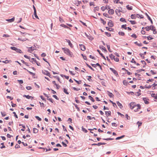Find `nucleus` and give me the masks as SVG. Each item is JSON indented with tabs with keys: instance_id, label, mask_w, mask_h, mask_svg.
<instances>
[{
	"instance_id": "10",
	"label": "nucleus",
	"mask_w": 157,
	"mask_h": 157,
	"mask_svg": "<svg viewBox=\"0 0 157 157\" xmlns=\"http://www.w3.org/2000/svg\"><path fill=\"white\" fill-rule=\"evenodd\" d=\"M85 34L87 37L90 40H92L93 39V37L91 36H90V35H87L86 33H85Z\"/></svg>"
},
{
	"instance_id": "33",
	"label": "nucleus",
	"mask_w": 157,
	"mask_h": 157,
	"mask_svg": "<svg viewBox=\"0 0 157 157\" xmlns=\"http://www.w3.org/2000/svg\"><path fill=\"white\" fill-rule=\"evenodd\" d=\"M118 34H119V35L122 36H124L125 34L124 33L122 32H119L118 33Z\"/></svg>"
},
{
	"instance_id": "29",
	"label": "nucleus",
	"mask_w": 157,
	"mask_h": 157,
	"mask_svg": "<svg viewBox=\"0 0 157 157\" xmlns=\"http://www.w3.org/2000/svg\"><path fill=\"white\" fill-rule=\"evenodd\" d=\"M134 43L139 46H143L142 44H141V43H138L137 42V41L134 42Z\"/></svg>"
},
{
	"instance_id": "63",
	"label": "nucleus",
	"mask_w": 157,
	"mask_h": 157,
	"mask_svg": "<svg viewBox=\"0 0 157 157\" xmlns=\"http://www.w3.org/2000/svg\"><path fill=\"white\" fill-rule=\"evenodd\" d=\"M15 147L16 148H20V145H18L17 144L16 145Z\"/></svg>"
},
{
	"instance_id": "43",
	"label": "nucleus",
	"mask_w": 157,
	"mask_h": 157,
	"mask_svg": "<svg viewBox=\"0 0 157 157\" xmlns=\"http://www.w3.org/2000/svg\"><path fill=\"white\" fill-rule=\"evenodd\" d=\"M75 105V108H76V109H77V110L78 111H80V109H79V108L78 107V105H77L76 104H73Z\"/></svg>"
},
{
	"instance_id": "19",
	"label": "nucleus",
	"mask_w": 157,
	"mask_h": 157,
	"mask_svg": "<svg viewBox=\"0 0 157 157\" xmlns=\"http://www.w3.org/2000/svg\"><path fill=\"white\" fill-rule=\"evenodd\" d=\"M29 49L28 50V52L31 53L34 50V47H31L29 48Z\"/></svg>"
},
{
	"instance_id": "31",
	"label": "nucleus",
	"mask_w": 157,
	"mask_h": 157,
	"mask_svg": "<svg viewBox=\"0 0 157 157\" xmlns=\"http://www.w3.org/2000/svg\"><path fill=\"white\" fill-rule=\"evenodd\" d=\"M151 25L150 26H147L145 28L147 31H149L151 29Z\"/></svg>"
},
{
	"instance_id": "21",
	"label": "nucleus",
	"mask_w": 157,
	"mask_h": 157,
	"mask_svg": "<svg viewBox=\"0 0 157 157\" xmlns=\"http://www.w3.org/2000/svg\"><path fill=\"white\" fill-rule=\"evenodd\" d=\"M123 84L125 86H127L128 84V82L125 80H124L123 81Z\"/></svg>"
},
{
	"instance_id": "32",
	"label": "nucleus",
	"mask_w": 157,
	"mask_h": 157,
	"mask_svg": "<svg viewBox=\"0 0 157 157\" xmlns=\"http://www.w3.org/2000/svg\"><path fill=\"white\" fill-rule=\"evenodd\" d=\"M126 8L128 10H131L132 9V7L130 6L129 7V5H128L126 6Z\"/></svg>"
},
{
	"instance_id": "27",
	"label": "nucleus",
	"mask_w": 157,
	"mask_h": 157,
	"mask_svg": "<svg viewBox=\"0 0 157 157\" xmlns=\"http://www.w3.org/2000/svg\"><path fill=\"white\" fill-rule=\"evenodd\" d=\"M2 62L4 63H5L6 64L8 63H9L11 62V61L10 60H6L5 61H2Z\"/></svg>"
},
{
	"instance_id": "64",
	"label": "nucleus",
	"mask_w": 157,
	"mask_h": 157,
	"mask_svg": "<svg viewBox=\"0 0 157 157\" xmlns=\"http://www.w3.org/2000/svg\"><path fill=\"white\" fill-rule=\"evenodd\" d=\"M114 60L116 62H118L119 61V59L117 58H114Z\"/></svg>"
},
{
	"instance_id": "20",
	"label": "nucleus",
	"mask_w": 157,
	"mask_h": 157,
	"mask_svg": "<svg viewBox=\"0 0 157 157\" xmlns=\"http://www.w3.org/2000/svg\"><path fill=\"white\" fill-rule=\"evenodd\" d=\"M100 49H101V50H104V52H107L105 48L103 46H102L101 47H100Z\"/></svg>"
},
{
	"instance_id": "25",
	"label": "nucleus",
	"mask_w": 157,
	"mask_h": 157,
	"mask_svg": "<svg viewBox=\"0 0 157 157\" xmlns=\"http://www.w3.org/2000/svg\"><path fill=\"white\" fill-rule=\"evenodd\" d=\"M29 61L33 63V61H34L35 62H36V59L34 58H32L30 59H29Z\"/></svg>"
},
{
	"instance_id": "11",
	"label": "nucleus",
	"mask_w": 157,
	"mask_h": 157,
	"mask_svg": "<svg viewBox=\"0 0 157 157\" xmlns=\"http://www.w3.org/2000/svg\"><path fill=\"white\" fill-rule=\"evenodd\" d=\"M66 40L67 42L68 43V44L70 46V47L71 48H73V44L71 43L70 41L69 40L67 39H66Z\"/></svg>"
},
{
	"instance_id": "30",
	"label": "nucleus",
	"mask_w": 157,
	"mask_h": 157,
	"mask_svg": "<svg viewBox=\"0 0 157 157\" xmlns=\"http://www.w3.org/2000/svg\"><path fill=\"white\" fill-rule=\"evenodd\" d=\"M120 10H115V12L118 16H120L121 15V14L120 13Z\"/></svg>"
},
{
	"instance_id": "34",
	"label": "nucleus",
	"mask_w": 157,
	"mask_h": 157,
	"mask_svg": "<svg viewBox=\"0 0 157 157\" xmlns=\"http://www.w3.org/2000/svg\"><path fill=\"white\" fill-rule=\"evenodd\" d=\"M109 57L111 59H113L115 58V56L113 55L112 54H111L109 55Z\"/></svg>"
},
{
	"instance_id": "40",
	"label": "nucleus",
	"mask_w": 157,
	"mask_h": 157,
	"mask_svg": "<svg viewBox=\"0 0 157 157\" xmlns=\"http://www.w3.org/2000/svg\"><path fill=\"white\" fill-rule=\"evenodd\" d=\"M34 15L35 17L37 19H39V18L38 17V16H37L36 11H35L34 12Z\"/></svg>"
},
{
	"instance_id": "52",
	"label": "nucleus",
	"mask_w": 157,
	"mask_h": 157,
	"mask_svg": "<svg viewBox=\"0 0 157 157\" xmlns=\"http://www.w3.org/2000/svg\"><path fill=\"white\" fill-rule=\"evenodd\" d=\"M16 52H19L20 53H22L21 50L19 48L17 49Z\"/></svg>"
},
{
	"instance_id": "7",
	"label": "nucleus",
	"mask_w": 157,
	"mask_h": 157,
	"mask_svg": "<svg viewBox=\"0 0 157 157\" xmlns=\"http://www.w3.org/2000/svg\"><path fill=\"white\" fill-rule=\"evenodd\" d=\"M151 29L153 31V33L154 34H155L157 33V32L156 31V29H155V27L154 26L151 25Z\"/></svg>"
},
{
	"instance_id": "57",
	"label": "nucleus",
	"mask_w": 157,
	"mask_h": 157,
	"mask_svg": "<svg viewBox=\"0 0 157 157\" xmlns=\"http://www.w3.org/2000/svg\"><path fill=\"white\" fill-rule=\"evenodd\" d=\"M154 80L153 79H149L148 80H147L146 82L147 83H148L149 82H152Z\"/></svg>"
},
{
	"instance_id": "36",
	"label": "nucleus",
	"mask_w": 157,
	"mask_h": 157,
	"mask_svg": "<svg viewBox=\"0 0 157 157\" xmlns=\"http://www.w3.org/2000/svg\"><path fill=\"white\" fill-rule=\"evenodd\" d=\"M105 35L108 37H110L111 36V34L110 33L108 32H105Z\"/></svg>"
},
{
	"instance_id": "22",
	"label": "nucleus",
	"mask_w": 157,
	"mask_h": 157,
	"mask_svg": "<svg viewBox=\"0 0 157 157\" xmlns=\"http://www.w3.org/2000/svg\"><path fill=\"white\" fill-rule=\"evenodd\" d=\"M117 104L121 109L123 107V106L122 104L120 103L119 101H117Z\"/></svg>"
},
{
	"instance_id": "44",
	"label": "nucleus",
	"mask_w": 157,
	"mask_h": 157,
	"mask_svg": "<svg viewBox=\"0 0 157 157\" xmlns=\"http://www.w3.org/2000/svg\"><path fill=\"white\" fill-rule=\"evenodd\" d=\"M102 81L101 82L103 86H105V80H103V79H102Z\"/></svg>"
},
{
	"instance_id": "61",
	"label": "nucleus",
	"mask_w": 157,
	"mask_h": 157,
	"mask_svg": "<svg viewBox=\"0 0 157 157\" xmlns=\"http://www.w3.org/2000/svg\"><path fill=\"white\" fill-rule=\"evenodd\" d=\"M59 20L60 22L61 23H62L63 21V18L60 17H59Z\"/></svg>"
},
{
	"instance_id": "14",
	"label": "nucleus",
	"mask_w": 157,
	"mask_h": 157,
	"mask_svg": "<svg viewBox=\"0 0 157 157\" xmlns=\"http://www.w3.org/2000/svg\"><path fill=\"white\" fill-rule=\"evenodd\" d=\"M108 13L109 14L112 15L114 13V10L112 9H110L109 10Z\"/></svg>"
},
{
	"instance_id": "45",
	"label": "nucleus",
	"mask_w": 157,
	"mask_h": 157,
	"mask_svg": "<svg viewBox=\"0 0 157 157\" xmlns=\"http://www.w3.org/2000/svg\"><path fill=\"white\" fill-rule=\"evenodd\" d=\"M129 21L132 25L135 24L136 23V22L135 21Z\"/></svg>"
},
{
	"instance_id": "55",
	"label": "nucleus",
	"mask_w": 157,
	"mask_h": 157,
	"mask_svg": "<svg viewBox=\"0 0 157 157\" xmlns=\"http://www.w3.org/2000/svg\"><path fill=\"white\" fill-rule=\"evenodd\" d=\"M131 36L132 37L134 38H136L137 37L136 35L135 34H132Z\"/></svg>"
},
{
	"instance_id": "47",
	"label": "nucleus",
	"mask_w": 157,
	"mask_h": 157,
	"mask_svg": "<svg viewBox=\"0 0 157 157\" xmlns=\"http://www.w3.org/2000/svg\"><path fill=\"white\" fill-rule=\"evenodd\" d=\"M87 118H88V119L89 120H91L92 119H94V120H95V117H91L90 116H87Z\"/></svg>"
},
{
	"instance_id": "46",
	"label": "nucleus",
	"mask_w": 157,
	"mask_h": 157,
	"mask_svg": "<svg viewBox=\"0 0 157 157\" xmlns=\"http://www.w3.org/2000/svg\"><path fill=\"white\" fill-rule=\"evenodd\" d=\"M106 144L105 143H101V142L99 143H98V146H100L101 145H105Z\"/></svg>"
},
{
	"instance_id": "24",
	"label": "nucleus",
	"mask_w": 157,
	"mask_h": 157,
	"mask_svg": "<svg viewBox=\"0 0 157 157\" xmlns=\"http://www.w3.org/2000/svg\"><path fill=\"white\" fill-rule=\"evenodd\" d=\"M105 114L107 117H108L109 116H110L111 114V111H106L105 112Z\"/></svg>"
},
{
	"instance_id": "28",
	"label": "nucleus",
	"mask_w": 157,
	"mask_h": 157,
	"mask_svg": "<svg viewBox=\"0 0 157 157\" xmlns=\"http://www.w3.org/2000/svg\"><path fill=\"white\" fill-rule=\"evenodd\" d=\"M89 98L93 102H94L95 100L90 95L88 96Z\"/></svg>"
},
{
	"instance_id": "2",
	"label": "nucleus",
	"mask_w": 157,
	"mask_h": 157,
	"mask_svg": "<svg viewBox=\"0 0 157 157\" xmlns=\"http://www.w3.org/2000/svg\"><path fill=\"white\" fill-rule=\"evenodd\" d=\"M140 17V18H143L144 17L143 16L141 15L140 16V15L138 14H132L131 16V18L132 19H135L136 17L139 18Z\"/></svg>"
},
{
	"instance_id": "16",
	"label": "nucleus",
	"mask_w": 157,
	"mask_h": 157,
	"mask_svg": "<svg viewBox=\"0 0 157 157\" xmlns=\"http://www.w3.org/2000/svg\"><path fill=\"white\" fill-rule=\"evenodd\" d=\"M97 51L98 52V53H99V54L103 58V59L105 60L106 59H105V57L103 55V54L99 50H97Z\"/></svg>"
},
{
	"instance_id": "53",
	"label": "nucleus",
	"mask_w": 157,
	"mask_h": 157,
	"mask_svg": "<svg viewBox=\"0 0 157 157\" xmlns=\"http://www.w3.org/2000/svg\"><path fill=\"white\" fill-rule=\"evenodd\" d=\"M35 118L37 119L39 121H41V118H40V117H39L38 116H35Z\"/></svg>"
},
{
	"instance_id": "4",
	"label": "nucleus",
	"mask_w": 157,
	"mask_h": 157,
	"mask_svg": "<svg viewBox=\"0 0 157 157\" xmlns=\"http://www.w3.org/2000/svg\"><path fill=\"white\" fill-rule=\"evenodd\" d=\"M42 72L44 74L48 75L49 77H50V76L51 75L50 73L48 71L45 70H43L42 71Z\"/></svg>"
},
{
	"instance_id": "42",
	"label": "nucleus",
	"mask_w": 157,
	"mask_h": 157,
	"mask_svg": "<svg viewBox=\"0 0 157 157\" xmlns=\"http://www.w3.org/2000/svg\"><path fill=\"white\" fill-rule=\"evenodd\" d=\"M126 24L122 25L121 26V28H123V29H127V27H126Z\"/></svg>"
},
{
	"instance_id": "13",
	"label": "nucleus",
	"mask_w": 157,
	"mask_h": 157,
	"mask_svg": "<svg viewBox=\"0 0 157 157\" xmlns=\"http://www.w3.org/2000/svg\"><path fill=\"white\" fill-rule=\"evenodd\" d=\"M18 40L21 41H25L26 40H28V39L26 38H22V37H19Z\"/></svg>"
},
{
	"instance_id": "26",
	"label": "nucleus",
	"mask_w": 157,
	"mask_h": 157,
	"mask_svg": "<svg viewBox=\"0 0 157 157\" xmlns=\"http://www.w3.org/2000/svg\"><path fill=\"white\" fill-rule=\"evenodd\" d=\"M124 137H125V135H123L121 136L117 137V138H116V140H118L122 139Z\"/></svg>"
},
{
	"instance_id": "38",
	"label": "nucleus",
	"mask_w": 157,
	"mask_h": 157,
	"mask_svg": "<svg viewBox=\"0 0 157 157\" xmlns=\"http://www.w3.org/2000/svg\"><path fill=\"white\" fill-rule=\"evenodd\" d=\"M106 46H107V48H108V50H109V51L110 52H112V51H111V50H110V45H108V44H106Z\"/></svg>"
},
{
	"instance_id": "39",
	"label": "nucleus",
	"mask_w": 157,
	"mask_h": 157,
	"mask_svg": "<svg viewBox=\"0 0 157 157\" xmlns=\"http://www.w3.org/2000/svg\"><path fill=\"white\" fill-rule=\"evenodd\" d=\"M78 84H80L82 83V81L81 80H79V81H77L75 79H74Z\"/></svg>"
},
{
	"instance_id": "60",
	"label": "nucleus",
	"mask_w": 157,
	"mask_h": 157,
	"mask_svg": "<svg viewBox=\"0 0 157 157\" xmlns=\"http://www.w3.org/2000/svg\"><path fill=\"white\" fill-rule=\"evenodd\" d=\"M73 89L75 90H76V91H78V90H80V89H79L78 88H76V87H73Z\"/></svg>"
},
{
	"instance_id": "58",
	"label": "nucleus",
	"mask_w": 157,
	"mask_h": 157,
	"mask_svg": "<svg viewBox=\"0 0 157 157\" xmlns=\"http://www.w3.org/2000/svg\"><path fill=\"white\" fill-rule=\"evenodd\" d=\"M2 36L3 37H9L10 36L7 34H5L3 35Z\"/></svg>"
},
{
	"instance_id": "48",
	"label": "nucleus",
	"mask_w": 157,
	"mask_h": 157,
	"mask_svg": "<svg viewBox=\"0 0 157 157\" xmlns=\"http://www.w3.org/2000/svg\"><path fill=\"white\" fill-rule=\"evenodd\" d=\"M101 21V22L103 23V24L104 25L105 24L106 22L105 21L102 19L101 18H100Z\"/></svg>"
},
{
	"instance_id": "12",
	"label": "nucleus",
	"mask_w": 157,
	"mask_h": 157,
	"mask_svg": "<svg viewBox=\"0 0 157 157\" xmlns=\"http://www.w3.org/2000/svg\"><path fill=\"white\" fill-rule=\"evenodd\" d=\"M14 17H13L12 18L10 19H6V21L9 22H12L14 21Z\"/></svg>"
},
{
	"instance_id": "6",
	"label": "nucleus",
	"mask_w": 157,
	"mask_h": 157,
	"mask_svg": "<svg viewBox=\"0 0 157 157\" xmlns=\"http://www.w3.org/2000/svg\"><path fill=\"white\" fill-rule=\"evenodd\" d=\"M110 69L113 72L114 74L116 76L118 75V73L116 70L112 68H110Z\"/></svg>"
},
{
	"instance_id": "17",
	"label": "nucleus",
	"mask_w": 157,
	"mask_h": 157,
	"mask_svg": "<svg viewBox=\"0 0 157 157\" xmlns=\"http://www.w3.org/2000/svg\"><path fill=\"white\" fill-rule=\"evenodd\" d=\"M107 92L108 93V95L109 96V97L110 98H113L114 96V95L113 94L109 92V91H107Z\"/></svg>"
},
{
	"instance_id": "54",
	"label": "nucleus",
	"mask_w": 157,
	"mask_h": 157,
	"mask_svg": "<svg viewBox=\"0 0 157 157\" xmlns=\"http://www.w3.org/2000/svg\"><path fill=\"white\" fill-rule=\"evenodd\" d=\"M120 21L122 22H126V21L125 20V19L124 18H122L120 19Z\"/></svg>"
},
{
	"instance_id": "18",
	"label": "nucleus",
	"mask_w": 157,
	"mask_h": 157,
	"mask_svg": "<svg viewBox=\"0 0 157 157\" xmlns=\"http://www.w3.org/2000/svg\"><path fill=\"white\" fill-rule=\"evenodd\" d=\"M146 16L147 17V18L150 21L151 24H153V21L152 19H151V17L149 16L147 13H146Z\"/></svg>"
},
{
	"instance_id": "8",
	"label": "nucleus",
	"mask_w": 157,
	"mask_h": 157,
	"mask_svg": "<svg viewBox=\"0 0 157 157\" xmlns=\"http://www.w3.org/2000/svg\"><path fill=\"white\" fill-rule=\"evenodd\" d=\"M108 25L109 27H112L113 26V21L111 20H110L109 21Z\"/></svg>"
},
{
	"instance_id": "41",
	"label": "nucleus",
	"mask_w": 157,
	"mask_h": 157,
	"mask_svg": "<svg viewBox=\"0 0 157 157\" xmlns=\"http://www.w3.org/2000/svg\"><path fill=\"white\" fill-rule=\"evenodd\" d=\"M12 50H14L15 51H17V48L14 47H12L10 48Z\"/></svg>"
},
{
	"instance_id": "56",
	"label": "nucleus",
	"mask_w": 157,
	"mask_h": 157,
	"mask_svg": "<svg viewBox=\"0 0 157 157\" xmlns=\"http://www.w3.org/2000/svg\"><path fill=\"white\" fill-rule=\"evenodd\" d=\"M17 81L20 84H22L23 83V81L22 80H17Z\"/></svg>"
},
{
	"instance_id": "50",
	"label": "nucleus",
	"mask_w": 157,
	"mask_h": 157,
	"mask_svg": "<svg viewBox=\"0 0 157 157\" xmlns=\"http://www.w3.org/2000/svg\"><path fill=\"white\" fill-rule=\"evenodd\" d=\"M1 114L2 115V117H4L6 116V113L5 112H1Z\"/></svg>"
},
{
	"instance_id": "23",
	"label": "nucleus",
	"mask_w": 157,
	"mask_h": 157,
	"mask_svg": "<svg viewBox=\"0 0 157 157\" xmlns=\"http://www.w3.org/2000/svg\"><path fill=\"white\" fill-rule=\"evenodd\" d=\"M38 132V130L36 128H33V132L34 133H36Z\"/></svg>"
},
{
	"instance_id": "9",
	"label": "nucleus",
	"mask_w": 157,
	"mask_h": 157,
	"mask_svg": "<svg viewBox=\"0 0 157 157\" xmlns=\"http://www.w3.org/2000/svg\"><path fill=\"white\" fill-rule=\"evenodd\" d=\"M80 48L82 51H84L86 49L85 46L83 44H79Z\"/></svg>"
},
{
	"instance_id": "5",
	"label": "nucleus",
	"mask_w": 157,
	"mask_h": 157,
	"mask_svg": "<svg viewBox=\"0 0 157 157\" xmlns=\"http://www.w3.org/2000/svg\"><path fill=\"white\" fill-rule=\"evenodd\" d=\"M136 106H138L139 108H138V107H134V109H134V111L135 112L137 111L139 109H140V105L139 104H137Z\"/></svg>"
},
{
	"instance_id": "1",
	"label": "nucleus",
	"mask_w": 157,
	"mask_h": 157,
	"mask_svg": "<svg viewBox=\"0 0 157 157\" xmlns=\"http://www.w3.org/2000/svg\"><path fill=\"white\" fill-rule=\"evenodd\" d=\"M62 49L64 51V53L66 54L71 57H73L72 53L68 48H62Z\"/></svg>"
},
{
	"instance_id": "15",
	"label": "nucleus",
	"mask_w": 157,
	"mask_h": 157,
	"mask_svg": "<svg viewBox=\"0 0 157 157\" xmlns=\"http://www.w3.org/2000/svg\"><path fill=\"white\" fill-rule=\"evenodd\" d=\"M143 100L145 104H148L149 103V102L148 101L147 99L146 98H143Z\"/></svg>"
},
{
	"instance_id": "51",
	"label": "nucleus",
	"mask_w": 157,
	"mask_h": 157,
	"mask_svg": "<svg viewBox=\"0 0 157 157\" xmlns=\"http://www.w3.org/2000/svg\"><path fill=\"white\" fill-rule=\"evenodd\" d=\"M1 144L2 145V146L1 147H0V148H1V149H2V148H5L6 147L5 146H4V143H2Z\"/></svg>"
},
{
	"instance_id": "3",
	"label": "nucleus",
	"mask_w": 157,
	"mask_h": 157,
	"mask_svg": "<svg viewBox=\"0 0 157 157\" xmlns=\"http://www.w3.org/2000/svg\"><path fill=\"white\" fill-rule=\"evenodd\" d=\"M136 105H137V104H136V103H135L134 102H131L129 104V107H130V108L131 109H133L134 107H138V108H139L138 106H136Z\"/></svg>"
},
{
	"instance_id": "49",
	"label": "nucleus",
	"mask_w": 157,
	"mask_h": 157,
	"mask_svg": "<svg viewBox=\"0 0 157 157\" xmlns=\"http://www.w3.org/2000/svg\"><path fill=\"white\" fill-rule=\"evenodd\" d=\"M103 15L105 17H108V18H109L110 17H109V15L108 14H107V13H104L103 14Z\"/></svg>"
},
{
	"instance_id": "59",
	"label": "nucleus",
	"mask_w": 157,
	"mask_h": 157,
	"mask_svg": "<svg viewBox=\"0 0 157 157\" xmlns=\"http://www.w3.org/2000/svg\"><path fill=\"white\" fill-rule=\"evenodd\" d=\"M110 101L111 103H112V104H113V106L115 107V106L116 107H117V106L115 103L113 102V101Z\"/></svg>"
},
{
	"instance_id": "37",
	"label": "nucleus",
	"mask_w": 157,
	"mask_h": 157,
	"mask_svg": "<svg viewBox=\"0 0 157 157\" xmlns=\"http://www.w3.org/2000/svg\"><path fill=\"white\" fill-rule=\"evenodd\" d=\"M67 89L66 88H64L63 89V92L66 94H69V93L67 91Z\"/></svg>"
},
{
	"instance_id": "35",
	"label": "nucleus",
	"mask_w": 157,
	"mask_h": 157,
	"mask_svg": "<svg viewBox=\"0 0 157 157\" xmlns=\"http://www.w3.org/2000/svg\"><path fill=\"white\" fill-rule=\"evenodd\" d=\"M86 64L87 65V66L89 67L90 69H91L93 71H94V69H93L90 65H89L87 63H86Z\"/></svg>"
},
{
	"instance_id": "62",
	"label": "nucleus",
	"mask_w": 157,
	"mask_h": 157,
	"mask_svg": "<svg viewBox=\"0 0 157 157\" xmlns=\"http://www.w3.org/2000/svg\"><path fill=\"white\" fill-rule=\"evenodd\" d=\"M117 113L119 115H121L122 117H124V115L122 114L120 112H118Z\"/></svg>"
}]
</instances>
